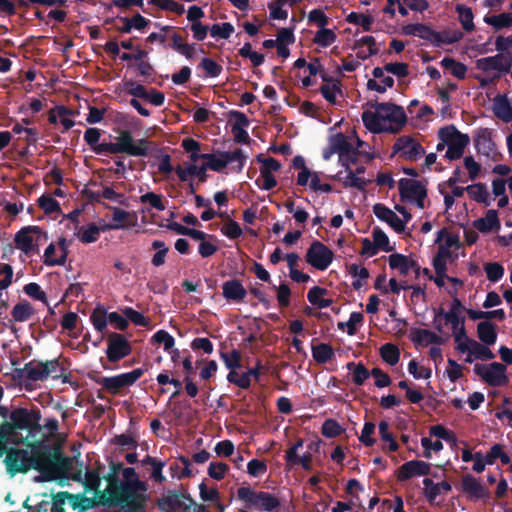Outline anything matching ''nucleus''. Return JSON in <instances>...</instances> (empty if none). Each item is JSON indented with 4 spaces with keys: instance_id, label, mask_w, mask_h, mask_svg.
I'll use <instances>...</instances> for the list:
<instances>
[{
    "instance_id": "1",
    "label": "nucleus",
    "mask_w": 512,
    "mask_h": 512,
    "mask_svg": "<svg viewBox=\"0 0 512 512\" xmlns=\"http://www.w3.org/2000/svg\"><path fill=\"white\" fill-rule=\"evenodd\" d=\"M41 419L37 406L15 407L9 420L0 424V458L6 455L4 463L11 476L33 469L41 474V481H53L70 470L71 459L59 448L34 441L42 431Z\"/></svg>"
},
{
    "instance_id": "2",
    "label": "nucleus",
    "mask_w": 512,
    "mask_h": 512,
    "mask_svg": "<svg viewBox=\"0 0 512 512\" xmlns=\"http://www.w3.org/2000/svg\"><path fill=\"white\" fill-rule=\"evenodd\" d=\"M365 127L371 132H398L407 122L402 106L393 103H379L362 114Z\"/></svg>"
},
{
    "instance_id": "3",
    "label": "nucleus",
    "mask_w": 512,
    "mask_h": 512,
    "mask_svg": "<svg viewBox=\"0 0 512 512\" xmlns=\"http://www.w3.org/2000/svg\"><path fill=\"white\" fill-rule=\"evenodd\" d=\"M122 475L124 479L119 481L116 491L118 507L142 512L148 500L146 482L139 479L133 467H122Z\"/></svg>"
},
{
    "instance_id": "4",
    "label": "nucleus",
    "mask_w": 512,
    "mask_h": 512,
    "mask_svg": "<svg viewBox=\"0 0 512 512\" xmlns=\"http://www.w3.org/2000/svg\"><path fill=\"white\" fill-rule=\"evenodd\" d=\"M367 144L362 142L355 134L344 135L337 133L328 139L327 147L323 150L325 159L337 157L338 160H354L363 156Z\"/></svg>"
},
{
    "instance_id": "5",
    "label": "nucleus",
    "mask_w": 512,
    "mask_h": 512,
    "mask_svg": "<svg viewBox=\"0 0 512 512\" xmlns=\"http://www.w3.org/2000/svg\"><path fill=\"white\" fill-rule=\"evenodd\" d=\"M511 67V54L483 57L475 61V69L478 71L475 78L481 86H487L499 79L502 73L508 72Z\"/></svg>"
},
{
    "instance_id": "6",
    "label": "nucleus",
    "mask_w": 512,
    "mask_h": 512,
    "mask_svg": "<svg viewBox=\"0 0 512 512\" xmlns=\"http://www.w3.org/2000/svg\"><path fill=\"white\" fill-rule=\"evenodd\" d=\"M438 137L437 150L442 151L447 148L444 156L449 160L460 159L470 142L468 135L459 132L454 126L441 128Z\"/></svg>"
},
{
    "instance_id": "7",
    "label": "nucleus",
    "mask_w": 512,
    "mask_h": 512,
    "mask_svg": "<svg viewBox=\"0 0 512 512\" xmlns=\"http://www.w3.org/2000/svg\"><path fill=\"white\" fill-rule=\"evenodd\" d=\"M237 498L244 502L247 508L259 511L272 512L280 506L279 499L274 495L269 492L255 491L249 486L239 487Z\"/></svg>"
},
{
    "instance_id": "8",
    "label": "nucleus",
    "mask_w": 512,
    "mask_h": 512,
    "mask_svg": "<svg viewBox=\"0 0 512 512\" xmlns=\"http://www.w3.org/2000/svg\"><path fill=\"white\" fill-rule=\"evenodd\" d=\"M118 134L115 137L114 145L117 154H127L134 157L150 156L149 152L153 146L145 139L135 140L128 130L114 129Z\"/></svg>"
},
{
    "instance_id": "9",
    "label": "nucleus",
    "mask_w": 512,
    "mask_h": 512,
    "mask_svg": "<svg viewBox=\"0 0 512 512\" xmlns=\"http://www.w3.org/2000/svg\"><path fill=\"white\" fill-rule=\"evenodd\" d=\"M47 239V232L39 226H26L15 234L14 242L16 248L29 256L39 253V246Z\"/></svg>"
},
{
    "instance_id": "10",
    "label": "nucleus",
    "mask_w": 512,
    "mask_h": 512,
    "mask_svg": "<svg viewBox=\"0 0 512 512\" xmlns=\"http://www.w3.org/2000/svg\"><path fill=\"white\" fill-rule=\"evenodd\" d=\"M194 500L187 491L167 490L158 500L162 512H194Z\"/></svg>"
},
{
    "instance_id": "11",
    "label": "nucleus",
    "mask_w": 512,
    "mask_h": 512,
    "mask_svg": "<svg viewBox=\"0 0 512 512\" xmlns=\"http://www.w3.org/2000/svg\"><path fill=\"white\" fill-rule=\"evenodd\" d=\"M146 371V368L141 367L116 376L102 377L97 380V383L101 385L103 389L115 395L122 388L133 385Z\"/></svg>"
},
{
    "instance_id": "12",
    "label": "nucleus",
    "mask_w": 512,
    "mask_h": 512,
    "mask_svg": "<svg viewBox=\"0 0 512 512\" xmlns=\"http://www.w3.org/2000/svg\"><path fill=\"white\" fill-rule=\"evenodd\" d=\"M474 373L482 378L489 386L499 387L507 384L506 366L499 362H492L488 366L476 364Z\"/></svg>"
},
{
    "instance_id": "13",
    "label": "nucleus",
    "mask_w": 512,
    "mask_h": 512,
    "mask_svg": "<svg viewBox=\"0 0 512 512\" xmlns=\"http://www.w3.org/2000/svg\"><path fill=\"white\" fill-rule=\"evenodd\" d=\"M105 353L109 362L117 363L132 353V345L123 334L110 332Z\"/></svg>"
},
{
    "instance_id": "14",
    "label": "nucleus",
    "mask_w": 512,
    "mask_h": 512,
    "mask_svg": "<svg viewBox=\"0 0 512 512\" xmlns=\"http://www.w3.org/2000/svg\"><path fill=\"white\" fill-rule=\"evenodd\" d=\"M334 254L322 242L315 240L311 243L306 252V262L317 270H326L333 261Z\"/></svg>"
},
{
    "instance_id": "15",
    "label": "nucleus",
    "mask_w": 512,
    "mask_h": 512,
    "mask_svg": "<svg viewBox=\"0 0 512 512\" xmlns=\"http://www.w3.org/2000/svg\"><path fill=\"white\" fill-rule=\"evenodd\" d=\"M424 153L425 150L416 139L402 136L396 140L393 146L392 157L417 160L422 158Z\"/></svg>"
},
{
    "instance_id": "16",
    "label": "nucleus",
    "mask_w": 512,
    "mask_h": 512,
    "mask_svg": "<svg viewBox=\"0 0 512 512\" xmlns=\"http://www.w3.org/2000/svg\"><path fill=\"white\" fill-rule=\"evenodd\" d=\"M342 166L345 168L344 171H339L335 178L338 181H341L345 187H352L358 190L364 191L369 181L364 178L358 177L357 174H362L365 172L364 166H359L354 171L350 164L351 162H341ZM357 162H352V164H356Z\"/></svg>"
},
{
    "instance_id": "17",
    "label": "nucleus",
    "mask_w": 512,
    "mask_h": 512,
    "mask_svg": "<svg viewBox=\"0 0 512 512\" xmlns=\"http://www.w3.org/2000/svg\"><path fill=\"white\" fill-rule=\"evenodd\" d=\"M430 472V463L422 460H410L396 470V478L399 482H404L413 477L429 475Z\"/></svg>"
},
{
    "instance_id": "18",
    "label": "nucleus",
    "mask_w": 512,
    "mask_h": 512,
    "mask_svg": "<svg viewBox=\"0 0 512 512\" xmlns=\"http://www.w3.org/2000/svg\"><path fill=\"white\" fill-rule=\"evenodd\" d=\"M81 503L80 512H86L96 507H102L99 512L111 511L112 508L118 507V502L106 494L104 490L94 492L93 497H86L84 494H81Z\"/></svg>"
},
{
    "instance_id": "19",
    "label": "nucleus",
    "mask_w": 512,
    "mask_h": 512,
    "mask_svg": "<svg viewBox=\"0 0 512 512\" xmlns=\"http://www.w3.org/2000/svg\"><path fill=\"white\" fill-rule=\"evenodd\" d=\"M401 201L413 202L418 197H427V189L420 181L402 178L398 182Z\"/></svg>"
},
{
    "instance_id": "20",
    "label": "nucleus",
    "mask_w": 512,
    "mask_h": 512,
    "mask_svg": "<svg viewBox=\"0 0 512 512\" xmlns=\"http://www.w3.org/2000/svg\"><path fill=\"white\" fill-rule=\"evenodd\" d=\"M462 492L467 494L471 499H489L490 491L481 484V482L474 476L467 474L462 477L461 481Z\"/></svg>"
},
{
    "instance_id": "21",
    "label": "nucleus",
    "mask_w": 512,
    "mask_h": 512,
    "mask_svg": "<svg viewBox=\"0 0 512 512\" xmlns=\"http://www.w3.org/2000/svg\"><path fill=\"white\" fill-rule=\"evenodd\" d=\"M389 267L398 270L402 276H406L410 270L415 273V278H419V264L417 261L400 253H393L388 258Z\"/></svg>"
},
{
    "instance_id": "22",
    "label": "nucleus",
    "mask_w": 512,
    "mask_h": 512,
    "mask_svg": "<svg viewBox=\"0 0 512 512\" xmlns=\"http://www.w3.org/2000/svg\"><path fill=\"white\" fill-rule=\"evenodd\" d=\"M373 213L375 216L381 220L386 222L389 226H391L395 232L402 233L405 230L404 222L393 212L390 208L385 206L382 203H377L373 206Z\"/></svg>"
},
{
    "instance_id": "23",
    "label": "nucleus",
    "mask_w": 512,
    "mask_h": 512,
    "mask_svg": "<svg viewBox=\"0 0 512 512\" xmlns=\"http://www.w3.org/2000/svg\"><path fill=\"white\" fill-rule=\"evenodd\" d=\"M45 368L42 361L32 360L24 365L23 368L15 369V375L18 378H26L29 381H45Z\"/></svg>"
},
{
    "instance_id": "24",
    "label": "nucleus",
    "mask_w": 512,
    "mask_h": 512,
    "mask_svg": "<svg viewBox=\"0 0 512 512\" xmlns=\"http://www.w3.org/2000/svg\"><path fill=\"white\" fill-rule=\"evenodd\" d=\"M222 295L227 301L242 303L247 296V290L240 280L230 279L222 284Z\"/></svg>"
},
{
    "instance_id": "25",
    "label": "nucleus",
    "mask_w": 512,
    "mask_h": 512,
    "mask_svg": "<svg viewBox=\"0 0 512 512\" xmlns=\"http://www.w3.org/2000/svg\"><path fill=\"white\" fill-rule=\"evenodd\" d=\"M231 132L235 141L239 143H247L249 141V135L247 128L249 121L245 114L235 111L231 113Z\"/></svg>"
},
{
    "instance_id": "26",
    "label": "nucleus",
    "mask_w": 512,
    "mask_h": 512,
    "mask_svg": "<svg viewBox=\"0 0 512 512\" xmlns=\"http://www.w3.org/2000/svg\"><path fill=\"white\" fill-rule=\"evenodd\" d=\"M76 113L67 107L60 105L49 111V121L52 124H60L64 130H69L75 125Z\"/></svg>"
},
{
    "instance_id": "27",
    "label": "nucleus",
    "mask_w": 512,
    "mask_h": 512,
    "mask_svg": "<svg viewBox=\"0 0 512 512\" xmlns=\"http://www.w3.org/2000/svg\"><path fill=\"white\" fill-rule=\"evenodd\" d=\"M410 339L416 345L428 346L429 344L441 345L444 340L436 333L421 328H412L410 330Z\"/></svg>"
},
{
    "instance_id": "28",
    "label": "nucleus",
    "mask_w": 512,
    "mask_h": 512,
    "mask_svg": "<svg viewBox=\"0 0 512 512\" xmlns=\"http://www.w3.org/2000/svg\"><path fill=\"white\" fill-rule=\"evenodd\" d=\"M492 110L495 116L503 122L509 123L512 121V103L507 95H497L493 99Z\"/></svg>"
},
{
    "instance_id": "29",
    "label": "nucleus",
    "mask_w": 512,
    "mask_h": 512,
    "mask_svg": "<svg viewBox=\"0 0 512 512\" xmlns=\"http://www.w3.org/2000/svg\"><path fill=\"white\" fill-rule=\"evenodd\" d=\"M500 220L498 212L495 209H489L485 217L476 219L473 222V227L481 233H489L492 230L500 229Z\"/></svg>"
},
{
    "instance_id": "30",
    "label": "nucleus",
    "mask_w": 512,
    "mask_h": 512,
    "mask_svg": "<svg viewBox=\"0 0 512 512\" xmlns=\"http://www.w3.org/2000/svg\"><path fill=\"white\" fill-rule=\"evenodd\" d=\"M475 147L478 153L486 157H493L494 143L489 129L482 128L477 130L475 135Z\"/></svg>"
},
{
    "instance_id": "31",
    "label": "nucleus",
    "mask_w": 512,
    "mask_h": 512,
    "mask_svg": "<svg viewBox=\"0 0 512 512\" xmlns=\"http://www.w3.org/2000/svg\"><path fill=\"white\" fill-rule=\"evenodd\" d=\"M123 464L120 462L110 463V472L104 477L108 482V485L104 491L110 495L114 500L117 501V487H119V472L122 471Z\"/></svg>"
},
{
    "instance_id": "32",
    "label": "nucleus",
    "mask_w": 512,
    "mask_h": 512,
    "mask_svg": "<svg viewBox=\"0 0 512 512\" xmlns=\"http://www.w3.org/2000/svg\"><path fill=\"white\" fill-rule=\"evenodd\" d=\"M477 336L485 345H494L497 340V327L490 321H482L477 325Z\"/></svg>"
},
{
    "instance_id": "33",
    "label": "nucleus",
    "mask_w": 512,
    "mask_h": 512,
    "mask_svg": "<svg viewBox=\"0 0 512 512\" xmlns=\"http://www.w3.org/2000/svg\"><path fill=\"white\" fill-rule=\"evenodd\" d=\"M436 276L434 277L431 274V271L428 268H424L422 274L425 275L429 280L434 281V283L439 287L444 286V280L447 279V263L440 262L438 259H433L432 261Z\"/></svg>"
},
{
    "instance_id": "34",
    "label": "nucleus",
    "mask_w": 512,
    "mask_h": 512,
    "mask_svg": "<svg viewBox=\"0 0 512 512\" xmlns=\"http://www.w3.org/2000/svg\"><path fill=\"white\" fill-rule=\"evenodd\" d=\"M466 192L468 193L469 197L472 200L478 203H482L485 206H489L491 204L489 200V192L484 183L479 182L472 185H468L466 187Z\"/></svg>"
},
{
    "instance_id": "35",
    "label": "nucleus",
    "mask_w": 512,
    "mask_h": 512,
    "mask_svg": "<svg viewBox=\"0 0 512 512\" xmlns=\"http://www.w3.org/2000/svg\"><path fill=\"white\" fill-rule=\"evenodd\" d=\"M485 23L494 27L496 30L512 27V12H504L498 15L484 17Z\"/></svg>"
},
{
    "instance_id": "36",
    "label": "nucleus",
    "mask_w": 512,
    "mask_h": 512,
    "mask_svg": "<svg viewBox=\"0 0 512 512\" xmlns=\"http://www.w3.org/2000/svg\"><path fill=\"white\" fill-rule=\"evenodd\" d=\"M33 314V307L27 301L17 303L11 311V316L15 322H26Z\"/></svg>"
},
{
    "instance_id": "37",
    "label": "nucleus",
    "mask_w": 512,
    "mask_h": 512,
    "mask_svg": "<svg viewBox=\"0 0 512 512\" xmlns=\"http://www.w3.org/2000/svg\"><path fill=\"white\" fill-rule=\"evenodd\" d=\"M321 94L331 104H338L342 91L338 82H328L321 86Z\"/></svg>"
},
{
    "instance_id": "38",
    "label": "nucleus",
    "mask_w": 512,
    "mask_h": 512,
    "mask_svg": "<svg viewBox=\"0 0 512 512\" xmlns=\"http://www.w3.org/2000/svg\"><path fill=\"white\" fill-rule=\"evenodd\" d=\"M402 32L405 35L418 36L426 40L432 39L434 35L433 31L428 26L420 23L407 24L402 27Z\"/></svg>"
},
{
    "instance_id": "39",
    "label": "nucleus",
    "mask_w": 512,
    "mask_h": 512,
    "mask_svg": "<svg viewBox=\"0 0 512 512\" xmlns=\"http://www.w3.org/2000/svg\"><path fill=\"white\" fill-rule=\"evenodd\" d=\"M312 356L319 364H325L334 356V350L331 345L320 343L312 347Z\"/></svg>"
},
{
    "instance_id": "40",
    "label": "nucleus",
    "mask_w": 512,
    "mask_h": 512,
    "mask_svg": "<svg viewBox=\"0 0 512 512\" xmlns=\"http://www.w3.org/2000/svg\"><path fill=\"white\" fill-rule=\"evenodd\" d=\"M380 356L387 364L394 366L399 362L400 350L393 343H386L380 348Z\"/></svg>"
},
{
    "instance_id": "41",
    "label": "nucleus",
    "mask_w": 512,
    "mask_h": 512,
    "mask_svg": "<svg viewBox=\"0 0 512 512\" xmlns=\"http://www.w3.org/2000/svg\"><path fill=\"white\" fill-rule=\"evenodd\" d=\"M182 147L188 154H190V160H198L199 158H202L203 160H215L212 155H200V144L194 139H184L182 141Z\"/></svg>"
},
{
    "instance_id": "42",
    "label": "nucleus",
    "mask_w": 512,
    "mask_h": 512,
    "mask_svg": "<svg viewBox=\"0 0 512 512\" xmlns=\"http://www.w3.org/2000/svg\"><path fill=\"white\" fill-rule=\"evenodd\" d=\"M471 345L470 354L474 355V358L480 360H491L495 358V354L488 347L489 345L481 344L473 339H468Z\"/></svg>"
},
{
    "instance_id": "43",
    "label": "nucleus",
    "mask_w": 512,
    "mask_h": 512,
    "mask_svg": "<svg viewBox=\"0 0 512 512\" xmlns=\"http://www.w3.org/2000/svg\"><path fill=\"white\" fill-rule=\"evenodd\" d=\"M429 433L431 436L438 437L449 443L451 446L457 445V437L455 433L441 424H437L430 427Z\"/></svg>"
},
{
    "instance_id": "44",
    "label": "nucleus",
    "mask_w": 512,
    "mask_h": 512,
    "mask_svg": "<svg viewBox=\"0 0 512 512\" xmlns=\"http://www.w3.org/2000/svg\"><path fill=\"white\" fill-rule=\"evenodd\" d=\"M142 465H150V466H152L151 478L155 482L162 483V482H164L166 480V478L162 474V469H163V467L165 465L164 462H162L160 460H157L156 458L147 455L142 460Z\"/></svg>"
},
{
    "instance_id": "45",
    "label": "nucleus",
    "mask_w": 512,
    "mask_h": 512,
    "mask_svg": "<svg viewBox=\"0 0 512 512\" xmlns=\"http://www.w3.org/2000/svg\"><path fill=\"white\" fill-rule=\"evenodd\" d=\"M151 248L156 250V253L153 255L151 259V263L155 267H160L165 263V258L167 253L169 252V248L166 246L165 242L161 240H154L152 242Z\"/></svg>"
},
{
    "instance_id": "46",
    "label": "nucleus",
    "mask_w": 512,
    "mask_h": 512,
    "mask_svg": "<svg viewBox=\"0 0 512 512\" xmlns=\"http://www.w3.org/2000/svg\"><path fill=\"white\" fill-rule=\"evenodd\" d=\"M100 232L101 229L95 223H90L87 227L81 228L78 238L84 244L94 243L99 239Z\"/></svg>"
},
{
    "instance_id": "47",
    "label": "nucleus",
    "mask_w": 512,
    "mask_h": 512,
    "mask_svg": "<svg viewBox=\"0 0 512 512\" xmlns=\"http://www.w3.org/2000/svg\"><path fill=\"white\" fill-rule=\"evenodd\" d=\"M90 320L94 328L98 332L103 333L107 328L108 314L106 313V310L104 308L97 307L92 311L90 315Z\"/></svg>"
},
{
    "instance_id": "48",
    "label": "nucleus",
    "mask_w": 512,
    "mask_h": 512,
    "mask_svg": "<svg viewBox=\"0 0 512 512\" xmlns=\"http://www.w3.org/2000/svg\"><path fill=\"white\" fill-rule=\"evenodd\" d=\"M423 485V495L430 505H434L436 503L437 497L441 494V490L438 487V484L434 483L430 478H424Z\"/></svg>"
},
{
    "instance_id": "49",
    "label": "nucleus",
    "mask_w": 512,
    "mask_h": 512,
    "mask_svg": "<svg viewBox=\"0 0 512 512\" xmlns=\"http://www.w3.org/2000/svg\"><path fill=\"white\" fill-rule=\"evenodd\" d=\"M456 11L463 29L466 31H472L474 29V22L471 8L465 5H457Z\"/></svg>"
},
{
    "instance_id": "50",
    "label": "nucleus",
    "mask_w": 512,
    "mask_h": 512,
    "mask_svg": "<svg viewBox=\"0 0 512 512\" xmlns=\"http://www.w3.org/2000/svg\"><path fill=\"white\" fill-rule=\"evenodd\" d=\"M344 428L334 419H326L321 427V433L327 438H335L344 433Z\"/></svg>"
},
{
    "instance_id": "51",
    "label": "nucleus",
    "mask_w": 512,
    "mask_h": 512,
    "mask_svg": "<svg viewBox=\"0 0 512 512\" xmlns=\"http://www.w3.org/2000/svg\"><path fill=\"white\" fill-rule=\"evenodd\" d=\"M38 206L49 215L52 213L61 212L60 204L51 195L43 194L37 200Z\"/></svg>"
},
{
    "instance_id": "52",
    "label": "nucleus",
    "mask_w": 512,
    "mask_h": 512,
    "mask_svg": "<svg viewBox=\"0 0 512 512\" xmlns=\"http://www.w3.org/2000/svg\"><path fill=\"white\" fill-rule=\"evenodd\" d=\"M442 67L449 70L451 74L459 79H463L466 75L467 68L464 64L456 62L452 58H443L441 61Z\"/></svg>"
},
{
    "instance_id": "53",
    "label": "nucleus",
    "mask_w": 512,
    "mask_h": 512,
    "mask_svg": "<svg viewBox=\"0 0 512 512\" xmlns=\"http://www.w3.org/2000/svg\"><path fill=\"white\" fill-rule=\"evenodd\" d=\"M220 358L229 370H236L241 367L242 355L236 349H233L230 353L221 351Z\"/></svg>"
},
{
    "instance_id": "54",
    "label": "nucleus",
    "mask_w": 512,
    "mask_h": 512,
    "mask_svg": "<svg viewBox=\"0 0 512 512\" xmlns=\"http://www.w3.org/2000/svg\"><path fill=\"white\" fill-rule=\"evenodd\" d=\"M43 366L45 368V379L51 377L54 380H58L63 376L64 368L61 367L58 358L43 362Z\"/></svg>"
},
{
    "instance_id": "55",
    "label": "nucleus",
    "mask_w": 512,
    "mask_h": 512,
    "mask_svg": "<svg viewBox=\"0 0 512 512\" xmlns=\"http://www.w3.org/2000/svg\"><path fill=\"white\" fill-rule=\"evenodd\" d=\"M336 40V34L331 29L321 28L314 36V42L321 47H328Z\"/></svg>"
},
{
    "instance_id": "56",
    "label": "nucleus",
    "mask_w": 512,
    "mask_h": 512,
    "mask_svg": "<svg viewBox=\"0 0 512 512\" xmlns=\"http://www.w3.org/2000/svg\"><path fill=\"white\" fill-rule=\"evenodd\" d=\"M347 22L361 26L365 31H369L374 22V19L366 14H359L351 12L346 18Z\"/></svg>"
},
{
    "instance_id": "57",
    "label": "nucleus",
    "mask_w": 512,
    "mask_h": 512,
    "mask_svg": "<svg viewBox=\"0 0 512 512\" xmlns=\"http://www.w3.org/2000/svg\"><path fill=\"white\" fill-rule=\"evenodd\" d=\"M373 242L378 249H381L385 252H390L394 249V247L390 246L388 236L378 227L374 228L372 231Z\"/></svg>"
},
{
    "instance_id": "58",
    "label": "nucleus",
    "mask_w": 512,
    "mask_h": 512,
    "mask_svg": "<svg viewBox=\"0 0 512 512\" xmlns=\"http://www.w3.org/2000/svg\"><path fill=\"white\" fill-rule=\"evenodd\" d=\"M488 280L491 282L499 281L504 275V267L498 262H488L484 264Z\"/></svg>"
},
{
    "instance_id": "59",
    "label": "nucleus",
    "mask_w": 512,
    "mask_h": 512,
    "mask_svg": "<svg viewBox=\"0 0 512 512\" xmlns=\"http://www.w3.org/2000/svg\"><path fill=\"white\" fill-rule=\"evenodd\" d=\"M228 471L229 466L224 462H211L208 467V475L216 481L224 479Z\"/></svg>"
},
{
    "instance_id": "60",
    "label": "nucleus",
    "mask_w": 512,
    "mask_h": 512,
    "mask_svg": "<svg viewBox=\"0 0 512 512\" xmlns=\"http://www.w3.org/2000/svg\"><path fill=\"white\" fill-rule=\"evenodd\" d=\"M152 341L163 344L164 351L169 352L175 345V339L165 330H158L153 336Z\"/></svg>"
},
{
    "instance_id": "61",
    "label": "nucleus",
    "mask_w": 512,
    "mask_h": 512,
    "mask_svg": "<svg viewBox=\"0 0 512 512\" xmlns=\"http://www.w3.org/2000/svg\"><path fill=\"white\" fill-rule=\"evenodd\" d=\"M234 32V27L231 23L223 22L219 24H214L210 28V34L212 37H218L227 39Z\"/></svg>"
},
{
    "instance_id": "62",
    "label": "nucleus",
    "mask_w": 512,
    "mask_h": 512,
    "mask_svg": "<svg viewBox=\"0 0 512 512\" xmlns=\"http://www.w3.org/2000/svg\"><path fill=\"white\" fill-rule=\"evenodd\" d=\"M101 478L97 471L87 470L85 473L84 487L86 491H100Z\"/></svg>"
},
{
    "instance_id": "63",
    "label": "nucleus",
    "mask_w": 512,
    "mask_h": 512,
    "mask_svg": "<svg viewBox=\"0 0 512 512\" xmlns=\"http://www.w3.org/2000/svg\"><path fill=\"white\" fill-rule=\"evenodd\" d=\"M23 290L29 297L48 305L46 293L41 289L39 284L35 282L28 283L24 286Z\"/></svg>"
},
{
    "instance_id": "64",
    "label": "nucleus",
    "mask_w": 512,
    "mask_h": 512,
    "mask_svg": "<svg viewBox=\"0 0 512 512\" xmlns=\"http://www.w3.org/2000/svg\"><path fill=\"white\" fill-rule=\"evenodd\" d=\"M124 316H126L128 322L131 321L135 325L138 326H147L149 324V319L146 318L142 313L136 311L131 307H125L122 310Z\"/></svg>"
}]
</instances>
